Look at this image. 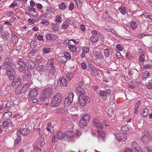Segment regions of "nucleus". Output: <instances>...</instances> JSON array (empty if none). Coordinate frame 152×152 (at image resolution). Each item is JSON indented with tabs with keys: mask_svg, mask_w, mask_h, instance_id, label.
Segmentation results:
<instances>
[{
	"mask_svg": "<svg viewBox=\"0 0 152 152\" xmlns=\"http://www.w3.org/2000/svg\"><path fill=\"white\" fill-rule=\"evenodd\" d=\"M93 122L97 128V132L98 134V139L104 140L105 138V132L102 130L103 128L101 122L96 118L94 119Z\"/></svg>",
	"mask_w": 152,
	"mask_h": 152,
	"instance_id": "f257e3e1",
	"label": "nucleus"
},
{
	"mask_svg": "<svg viewBox=\"0 0 152 152\" xmlns=\"http://www.w3.org/2000/svg\"><path fill=\"white\" fill-rule=\"evenodd\" d=\"M53 93L52 88L48 87L45 89L42 92L41 96V100L44 101L48 98L50 97Z\"/></svg>",
	"mask_w": 152,
	"mask_h": 152,
	"instance_id": "f03ea898",
	"label": "nucleus"
},
{
	"mask_svg": "<svg viewBox=\"0 0 152 152\" xmlns=\"http://www.w3.org/2000/svg\"><path fill=\"white\" fill-rule=\"evenodd\" d=\"M61 95L59 93L54 96L50 105L51 107H56L60 104L61 100Z\"/></svg>",
	"mask_w": 152,
	"mask_h": 152,
	"instance_id": "7ed1b4c3",
	"label": "nucleus"
},
{
	"mask_svg": "<svg viewBox=\"0 0 152 152\" xmlns=\"http://www.w3.org/2000/svg\"><path fill=\"white\" fill-rule=\"evenodd\" d=\"M90 99L87 96L84 94H80L79 96V102L80 104L82 106H85L86 104L89 103Z\"/></svg>",
	"mask_w": 152,
	"mask_h": 152,
	"instance_id": "20e7f679",
	"label": "nucleus"
},
{
	"mask_svg": "<svg viewBox=\"0 0 152 152\" xmlns=\"http://www.w3.org/2000/svg\"><path fill=\"white\" fill-rule=\"evenodd\" d=\"M16 66L17 69L19 71L23 72L25 69L26 63L23 59H18Z\"/></svg>",
	"mask_w": 152,
	"mask_h": 152,
	"instance_id": "39448f33",
	"label": "nucleus"
},
{
	"mask_svg": "<svg viewBox=\"0 0 152 152\" xmlns=\"http://www.w3.org/2000/svg\"><path fill=\"white\" fill-rule=\"evenodd\" d=\"M11 83V86L14 88H17L20 86L21 84L22 80L21 78L16 77L12 79Z\"/></svg>",
	"mask_w": 152,
	"mask_h": 152,
	"instance_id": "423d86ee",
	"label": "nucleus"
},
{
	"mask_svg": "<svg viewBox=\"0 0 152 152\" xmlns=\"http://www.w3.org/2000/svg\"><path fill=\"white\" fill-rule=\"evenodd\" d=\"M12 61L11 58L7 57L5 59V61L2 65V66L6 69H10L12 65Z\"/></svg>",
	"mask_w": 152,
	"mask_h": 152,
	"instance_id": "0eeeda50",
	"label": "nucleus"
},
{
	"mask_svg": "<svg viewBox=\"0 0 152 152\" xmlns=\"http://www.w3.org/2000/svg\"><path fill=\"white\" fill-rule=\"evenodd\" d=\"M25 13L31 17H36L38 15L37 12L35 11L33 7H30L28 9L26 10Z\"/></svg>",
	"mask_w": 152,
	"mask_h": 152,
	"instance_id": "6e6552de",
	"label": "nucleus"
},
{
	"mask_svg": "<svg viewBox=\"0 0 152 152\" xmlns=\"http://www.w3.org/2000/svg\"><path fill=\"white\" fill-rule=\"evenodd\" d=\"M74 96L73 93L71 92L69 94L68 96L66 97L64 101V104L66 106H69L72 102Z\"/></svg>",
	"mask_w": 152,
	"mask_h": 152,
	"instance_id": "1a4fd4ad",
	"label": "nucleus"
},
{
	"mask_svg": "<svg viewBox=\"0 0 152 152\" xmlns=\"http://www.w3.org/2000/svg\"><path fill=\"white\" fill-rule=\"evenodd\" d=\"M28 93V97L32 98L35 97L38 94V91L37 88H32L30 89Z\"/></svg>",
	"mask_w": 152,
	"mask_h": 152,
	"instance_id": "9d476101",
	"label": "nucleus"
},
{
	"mask_svg": "<svg viewBox=\"0 0 152 152\" xmlns=\"http://www.w3.org/2000/svg\"><path fill=\"white\" fill-rule=\"evenodd\" d=\"M150 137L149 132L146 131L142 133L141 140L143 143H145L148 141Z\"/></svg>",
	"mask_w": 152,
	"mask_h": 152,
	"instance_id": "9b49d317",
	"label": "nucleus"
},
{
	"mask_svg": "<svg viewBox=\"0 0 152 152\" xmlns=\"http://www.w3.org/2000/svg\"><path fill=\"white\" fill-rule=\"evenodd\" d=\"M115 137L118 141L121 142L125 141L127 138L126 136L125 135L117 133L115 135Z\"/></svg>",
	"mask_w": 152,
	"mask_h": 152,
	"instance_id": "f8f14e48",
	"label": "nucleus"
},
{
	"mask_svg": "<svg viewBox=\"0 0 152 152\" xmlns=\"http://www.w3.org/2000/svg\"><path fill=\"white\" fill-rule=\"evenodd\" d=\"M84 84V82L81 81H80L77 84L78 87L76 88V90L80 94H85L84 90L81 88Z\"/></svg>",
	"mask_w": 152,
	"mask_h": 152,
	"instance_id": "ddd939ff",
	"label": "nucleus"
},
{
	"mask_svg": "<svg viewBox=\"0 0 152 152\" xmlns=\"http://www.w3.org/2000/svg\"><path fill=\"white\" fill-rule=\"evenodd\" d=\"M30 131V130L27 128H20L17 130V133H18L20 134L21 133L23 136H26L29 134Z\"/></svg>",
	"mask_w": 152,
	"mask_h": 152,
	"instance_id": "4468645a",
	"label": "nucleus"
},
{
	"mask_svg": "<svg viewBox=\"0 0 152 152\" xmlns=\"http://www.w3.org/2000/svg\"><path fill=\"white\" fill-rule=\"evenodd\" d=\"M10 70H8L6 72V74L8 76L9 79L10 80H12L15 77V71L13 69H10Z\"/></svg>",
	"mask_w": 152,
	"mask_h": 152,
	"instance_id": "2eb2a0df",
	"label": "nucleus"
},
{
	"mask_svg": "<svg viewBox=\"0 0 152 152\" xmlns=\"http://www.w3.org/2000/svg\"><path fill=\"white\" fill-rule=\"evenodd\" d=\"M26 64L28 68L31 69H34L36 66L35 63L30 59H28L27 60Z\"/></svg>",
	"mask_w": 152,
	"mask_h": 152,
	"instance_id": "dca6fc26",
	"label": "nucleus"
},
{
	"mask_svg": "<svg viewBox=\"0 0 152 152\" xmlns=\"http://www.w3.org/2000/svg\"><path fill=\"white\" fill-rule=\"evenodd\" d=\"M67 81L66 79L65 78H61V80L59 79L58 82V86L66 87L67 85Z\"/></svg>",
	"mask_w": 152,
	"mask_h": 152,
	"instance_id": "f3484780",
	"label": "nucleus"
},
{
	"mask_svg": "<svg viewBox=\"0 0 152 152\" xmlns=\"http://www.w3.org/2000/svg\"><path fill=\"white\" fill-rule=\"evenodd\" d=\"M132 147L137 152H142L140 148L138 145L137 143L135 141L132 142L131 144Z\"/></svg>",
	"mask_w": 152,
	"mask_h": 152,
	"instance_id": "a211bd4d",
	"label": "nucleus"
},
{
	"mask_svg": "<svg viewBox=\"0 0 152 152\" xmlns=\"http://www.w3.org/2000/svg\"><path fill=\"white\" fill-rule=\"evenodd\" d=\"M46 37L47 39L53 41L56 40L57 38V36L56 35L51 34L50 33L46 34Z\"/></svg>",
	"mask_w": 152,
	"mask_h": 152,
	"instance_id": "6ab92c4d",
	"label": "nucleus"
},
{
	"mask_svg": "<svg viewBox=\"0 0 152 152\" xmlns=\"http://www.w3.org/2000/svg\"><path fill=\"white\" fill-rule=\"evenodd\" d=\"M94 55L95 57L98 59H103L104 57L100 51H95L94 53Z\"/></svg>",
	"mask_w": 152,
	"mask_h": 152,
	"instance_id": "aec40b11",
	"label": "nucleus"
},
{
	"mask_svg": "<svg viewBox=\"0 0 152 152\" xmlns=\"http://www.w3.org/2000/svg\"><path fill=\"white\" fill-rule=\"evenodd\" d=\"M37 144L41 146H43L45 144L44 138L42 137H39L37 141Z\"/></svg>",
	"mask_w": 152,
	"mask_h": 152,
	"instance_id": "412c9836",
	"label": "nucleus"
},
{
	"mask_svg": "<svg viewBox=\"0 0 152 152\" xmlns=\"http://www.w3.org/2000/svg\"><path fill=\"white\" fill-rule=\"evenodd\" d=\"M111 92V91L110 90L107 89L105 91H101L99 93L101 96H104L109 95Z\"/></svg>",
	"mask_w": 152,
	"mask_h": 152,
	"instance_id": "4be33fe9",
	"label": "nucleus"
},
{
	"mask_svg": "<svg viewBox=\"0 0 152 152\" xmlns=\"http://www.w3.org/2000/svg\"><path fill=\"white\" fill-rule=\"evenodd\" d=\"M9 34L7 32H5L1 35V37L3 39L6 40L10 37Z\"/></svg>",
	"mask_w": 152,
	"mask_h": 152,
	"instance_id": "5701e85b",
	"label": "nucleus"
},
{
	"mask_svg": "<svg viewBox=\"0 0 152 152\" xmlns=\"http://www.w3.org/2000/svg\"><path fill=\"white\" fill-rule=\"evenodd\" d=\"M65 137V133L60 132L58 133L56 137L58 139L61 140L63 139Z\"/></svg>",
	"mask_w": 152,
	"mask_h": 152,
	"instance_id": "b1692460",
	"label": "nucleus"
},
{
	"mask_svg": "<svg viewBox=\"0 0 152 152\" xmlns=\"http://www.w3.org/2000/svg\"><path fill=\"white\" fill-rule=\"evenodd\" d=\"M30 87V85L29 83L25 84L22 87V92L23 93H25L28 90Z\"/></svg>",
	"mask_w": 152,
	"mask_h": 152,
	"instance_id": "393cba45",
	"label": "nucleus"
},
{
	"mask_svg": "<svg viewBox=\"0 0 152 152\" xmlns=\"http://www.w3.org/2000/svg\"><path fill=\"white\" fill-rule=\"evenodd\" d=\"M90 40L94 42H95L98 41L99 38L96 35H93L90 38Z\"/></svg>",
	"mask_w": 152,
	"mask_h": 152,
	"instance_id": "a878e982",
	"label": "nucleus"
},
{
	"mask_svg": "<svg viewBox=\"0 0 152 152\" xmlns=\"http://www.w3.org/2000/svg\"><path fill=\"white\" fill-rule=\"evenodd\" d=\"M12 115V113L10 112H6L3 115L2 117L4 119L8 120Z\"/></svg>",
	"mask_w": 152,
	"mask_h": 152,
	"instance_id": "bb28decb",
	"label": "nucleus"
},
{
	"mask_svg": "<svg viewBox=\"0 0 152 152\" xmlns=\"http://www.w3.org/2000/svg\"><path fill=\"white\" fill-rule=\"evenodd\" d=\"M80 125L81 128H83L88 124V123L82 118L80 121Z\"/></svg>",
	"mask_w": 152,
	"mask_h": 152,
	"instance_id": "cd10ccee",
	"label": "nucleus"
},
{
	"mask_svg": "<svg viewBox=\"0 0 152 152\" xmlns=\"http://www.w3.org/2000/svg\"><path fill=\"white\" fill-rule=\"evenodd\" d=\"M65 134L67 138H72L74 135L75 133L72 131H69L67 132Z\"/></svg>",
	"mask_w": 152,
	"mask_h": 152,
	"instance_id": "c85d7f7f",
	"label": "nucleus"
},
{
	"mask_svg": "<svg viewBox=\"0 0 152 152\" xmlns=\"http://www.w3.org/2000/svg\"><path fill=\"white\" fill-rule=\"evenodd\" d=\"M6 106L7 108L11 109L14 106V103L12 100H10L6 104Z\"/></svg>",
	"mask_w": 152,
	"mask_h": 152,
	"instance_id": "c756f323",
	"label": "nucleus"
},
{
	"mask_svg": "<svg viewBox=\"0 0 152 152\" xmlns=\"http://www.w3.org/2000/svg\"><path fill=\"white\" fill-rule=\"evenodd\" d=\"M17 138L15 141V145H17L20 142L21 140V137H20V134L18 133H17Z\"/></svg>",
	"mask_w": 152,
	"mask_h": 152,
	"instance_id": "7c9ffc66",
	"label": "nucleus"
},
{
	"mask_svg": "<svg viewBox=\"0 0 152 152\" xmlns=\"http://www.w3.org/2000/svg\"><path fill=\"white\" fill-rule=\"evenodd\" d=\"M69 23L67 21H65L62 24V27L63 29H65L69 26Z\"/></svg>",
	"mask_w": 152,
	"mask_h": 152,
	"instance_id": "2f4dec72",
	"label": "nucleus"
},
{
	"mask_svg": "<svg viewBox=\"0 0 152 152\" xmlns=\"http://www.w3.org/2000/svg\"><path fill=\"white\" fill-rule=\"evenodd\" d=\"M47 64L49 66L48 67H50L54 66V59L53 58H51L50 59L48 60L47 62Z\"/></svg>",
	"mask_w": 152,
	"mask_h": 152,
	"instance_id": "473e14b6",
	"label": "nucleus"
},
{
	"mask_svg": "<svg viewBox=\"0 0 152 152\" xmlns=\"http://www.w3.org/2000/svg\"><path fill=\"white\" fill-rule=\"evenodd\" d=\"M107 113L108 115L110 116L111 117L114 115V111L112 108H109L107 111Z\"/></svg>",
	"mask_w": 152,
	"mask_h": 152,
	"instance_id": "72a5a7b5",
	"label": "nucleus"
},
{
	"mask_svg": "<svg viewBox=\"0 0 152 152\" xmlns=\"http://www.w3.org/2000/svg\"><path fill=\"white\" fill-rule=\"evenodd\" d=\"M83 120H85L88 123L90 119V115L88 114L84 115L82 118Z\"/></svg>",
	"mask_w": 152,
	"mask_h": 152,
	"instance_id": "f704fd0d",
	"label": "nucleus"
},
{
	"mask_svg": "<svg viewBox=\"0 0 152 152\" xmlns=\"http://www.w3.org/2000/svg\"><path fill=\"white\" fill-rule=\"evenodd\" d=\"M73 77L72 75H70V74L68 73L66 74L65 78L66 79L67 81H70L73 78Z\"/></svg>",
	"mask_w": 152,
	"mask_h": 152,
	"instance_id": "c9c22d12",
	"label": "nucleus"
},
{
	"mask_svg": "<svg viewBox=\"0 0 152 152\" xmlns=\"http://www.w3.org/2000/svg\"><path fill=\"white\" fill-rule=\"evenodd\" d=\"M91 70V73L92 75L95 76L98 75L99 72L96 69H92Z\"/></svg>",
	"mask_w": 152,
	"mask_h": 152,
	"instance_id": "e433bc0d",
	"label": "nucleus"
},
{
	"mask_svg": "<svg viewBox=\"0 0 152 152\" xmlns=\"http://www.w3.org/2000/svg\"><path fill=\"white\" fill-rule=\"evenodd\" d=\"M70 50L72 52H75L76 51V48L74 45H72L71 44L68 47Z\"/></svg>",
	"mask_w": 152,
	"mask_h": 152,
	"instance_id": "4c0bfd02",
	"label": "nucleus"
},
{
	"mask_svg": "<svg viewBox=\"0 0 152 152\" xmlns=\"http://www.w3.org/2000/svg\"><path fill=\"white\" fill-rule=\"evenodd\" d=\"M104 53L105 56L108 57L110 56V51L108 49H105L104 50Z\"/></svg>",
	"mask_w": 152,
	"mask_h": 152,
	"instance_id": "58836bf2",
	"label": "nucleus"
},
{
	"mask_svg": "<svg viewBox=\"0 0 152 152\" xmlns=\"http://www.w3.org/2000/svg\"><path fill=\"white\" fill-rule=\"evenodd\" d=\"M119 10H120L121 13L123 14L124 15L125 13L126 9L125 8L124 6H121L119 8Z\"/></svg>",
	"mask_w": 152,
	"mask_h": 152,
	"instance_id": "ea45409f",
	"label": "nucleus"
},
{
	"mask_svg": "<svg viewBox=\"0 0 152 152\" xmlns=\"http://www.w3.org/2000/svg\"><path fill=\"white\" fill-rule=\"evenodd\" d=\"M59 8L62 10H64L66 7V6L64 2L61 3L59 5Z\"/></svg>",
	"mask_w": 152,
	"mask_h": 152,
	"instance_id": "a19ab883",
	"label": "nucleus"
},
{
	"mask_svg": "<svg viewBox=\"0 0 152 152\" xmlns=\"http://www.w3.org/2000/svg\"><path fill=\"white\" fill-rule=\"evenodd\" d=\"M150 75V73L148 71H145L143 74V76L144 78L146 79L148 78V77Z\"/></svg>",
	"mask_w": 152,
	"mask_h": 152,
	"instance_id": "79ce46f5",
	"label": "nucleus"
},
{
	"mask_svg": "<svg viewBox=\"0 0 152 152\" xmlns=\"http://www.w3.org/2000/svg\"><path fill=\"white\" fill-rule=\"evenodd\" d=\"M89 48L87 47H84L82 48V51L85 53H88L89 51Z\"/></svg>",
	"mask_w": 152,
	"mask_h": 152,
	"instance_id": "37998d69",
	"label": "nucleus"
},
{
	"mask_svg": "<svg viewBox=\"0 0 152 152\" xmlns=\"http://www.w3.org/2000/svg\"><path fill=\"white\" fill-rule=\"evenodd\" d=\"M52 26H53V27L51 28L52 31L53 32H55L56 31H58V27L56 26H55V24H54L52 23Z\"/></svg>",
	"mask_w": 152,
	"mask_h": 152,
	"instance_id": "c03bdc74",
	"label": "nucleus"
},
{
	"mask_svg": "<svg viewBox=\"0 0 152 152\" xmlns=\"http://www.w3.org/2000/svg\"><path fill=\"white\" fill-rule=\"evenodd\" d=\"M56 22L57 23L56 25L57 24V23L61 22L62 21L61 20V18L60 16L59 15H57L56 17Z\"/></svg>",
	"mask_w": 152,
	"mask_h": 152,
	"instance_id": "a18cd8bd",
	"label": "nucleus"
},
{
	"mask_svg": "<svg viewBox=\"0 0 152 152\" xmlns=\"http://www.w3.org/2000/svg\"><path fill=\"white\" fill-rule=\"evenodd\" d=\"M15 94L17 95L20 94L22 93H23L22 92V89L21 88H17L15 90Z\"/></svg>",
	"mask_w": 152,
	"mask_h": 152,
	"instance_id": "49530a36",
	"label": "nucleus"
},
{
	"mask_svg": "<svg viewBox=\"0 0 152 152\" xmlns=\"http://www.w3.org/2000/svg\"><path fill=\"white\" fill-rule=\"evenodd\" d=\"M131 27L134 30L136 28L137 25L134 21H132L131 22Z\"/></svg>",
	"mask_w": 152,
	"mask_h": 152,
	"instance_id": "de8ad7c7",
	"label": "nucleus"
},
{
	"mask_svg": "<svg viewBox=\"0 0 152 152\" xmlns=\"http://www.w3.org/2000/svg\"><path fill=\"white\" fill-rule=\"evenodd\" d=\"M148 110L147 108L144 109V111L143 114V116L144 117H146L148 115Z\"/></svg>",
	"mask_w": 152,
	"mask_h": 152,
	"instance_id": "09e8293b",
	"label": "nucleus"
},
{
	"mask_svg": "<svg viewBox=\"0 0 152 152\" xmlns=\"http://www.w3.org/2000/svg\"><path fill=\"white\" fill-rule=\"evenodd\" d=\"M140 61L141 62H143L145 61V56L144 54H141L139 57Z\"/></svg>",
	"mask_w": 152,
	"mask_h": 152,
	"instance_id": "8fccbe9b",
	"label": "nucleus"
},
{
	"mask_svg": "<svg viewBox=\"0 0 152 152\" xmlns=\"http://www.w3.org/2000/svg\"><path fill=\"white\" fill-rule=\"evenodd\" d=\"M75 2L77 5V7L79 9H81V6L82 4V3L81 1H80L78 0H76L75 1Z\"/></svg>",
	"mask_w": 152,
	"mask_h": 152,
	"instance_id": "3c124183",
	"label": "nucleus"
},
{
	"mask_svg": "<svg viewBox=\"0 0 152 152\" xmlns=\"http://www.w3.org/2000/svg\"><path fill=\"white\" fill-rule=\"evenodd\" d=\"M64 56L66 57L67 59H70L71 58V56L70 54L67 52H65L64 53Z\"/></svg>",
	"mask_w": 152,
	"mask_h": 152,
	"instance_id": "603ef678",
	"label": "nucleus"
},
{
	"mask_svg": "<svg viewBox=\"0 0 152 152\" xmlns=\"http://www.w3.org/2000/svg\"><path fill=\"white\" fill-rule=\"evenodd\" d=\"M146 149L148 151L150 152H152V146L149 145L146 146L145 147Z\"/></svg>",
	"mask_w": 152,
	"mask_h": 152,
	"instance_id": "864d4df0",
	"label": "nucleus"
},
{
	"mask_svg": "<svg viewBox=\"0 0 152 152\" xmlns=\"http://www.w3.org/2000/svg\"><path fill=\"white\" fill-rule=\"evenodd\" d=\"M18 5L16 2L14 1L12 2L10 6L9 7H11L12 8H14L15 7L17 6Z\"/></svg>",
	"mask_w": 152,
	"mask_h": 152,
	"instance_id": "5fc2aeb1",
	"label": "nucleus"
},
{
	"mask_svg": "<svg viewBox=\"0 0 152 152\" xmlns=\"http://www.w3.org/2000/svg\"><path fill=\"white\" fill-rule=\"evenodd\" d=\"M9 124V122L8 121H4L2 123V125L4 127H8Z\"/></svg>",
	"mask_w": 152,
	"mask_h": 152,
	"instance_id": "6e6d98bb",
	"label": "nucleus"
},
{
	"mask_svg": "<svg viewBox=\"0 0 152 152\" xmlns=\"http://www.w3.org/2000/svg\"><path fill=\"white\" fill-rule=\"evenodd\" d=\"M146 35H147L144 34H140L137 36V37L138 38L142 39Z\"/></svg>",
	"mask_w": 152,
	"mask_h": 152,
	"instance_id": "4d7b16f0",
	"label": "nucleus"
},
{
	"mask_svg": "<svg viewBox=\"0 0 152 152\" xmlns=\"http://www.w3.org/2000/svg\"><path fill=\"white\" fill-rule=\"evenodd\" d=\"M126 56L128 59H131V55L129 51H127L126 54Z\"/></svg>",
	"mask_w": 152,
	"mask_h": 152,
	"instance_id": "13d9d810",
	"label": "nucleus"
},
{
	"mask_svg": "<svg viewBox=\"0 0 152 152\" xmlns=\"http://www.w3.org/2000/svg\"><path fill=\"white\" fill-rule=\"evenodd\" d=\"M43 66L40 65L36 68V70L38 71H42L43 70Z\"/></svg>",
	"mask_w": 152,
	"mask_h": 152,
	"instance_id": "bf43d9fd",
	"label": "nucleus"
},
{
	"mask_svg": "<svg viewBox=\"0 0 152 152\" xmlns=\"http://www.w3.org/2000/svg\"><path fill=\"white\" fill-rule=\"evenodd\" d=\"M74 7V6L73 3L72 2H71L69 5V9L72 10H73Z\"/></svg>",
	"mask_w": 152,
	"mask_h": 152,
	"instance_id": "052dcab7",
	"label": "nucleus"
},
{
	"mask_svg": "<svg viewBox=\"0 0 152 152\" xmlns=\"http://www.w3.org/2000/svg\"><path fill=\"white\" fill-rule=\"evenodd\" d=\"M49 51L50 50L48 48H45L43 49V52L45 53H48Z\"/></svg>",
	"mask_w": 152,
	"mask_h": 152,
	"instance_id": "680f3d73",
	"label": "nucleus"
},
{
	"mask_svg": "<svg viewBox=\"0 0 152 152\" xmlns=\"http://www.w3.org/2000/svg\"><path fill=\"white\" fill-rule=\"evenodd\" d=\"M41 23L45 25H47L49 24V22L46 20H44L41 22Z\"/></svg>",
	"mask_w": 152,
	"mask_h": 152,
	"instance_id": "e2e57ef3",
	"label": "nucleus"
},
{
	"mask_svg": "<svg viewBox=\"0 0 152 152\" xmlns=\"http://www.w3.org/2000/svg\"><path fill=\"white\" fill-rule=\"evenodd\" d=\"M102 125L103 126H105V127L108 126L110 125L108 123H106V121H103L102 122Z\"/></svg>",
	"mask_w": 152,
	"mask_h": 152,
	"instance_id": "0e129e2a",
	"label": "nucleus"
},
{
	"mask_svg": "<svg viewBox=\"0 0 152 152\" xmlns=\"http://www.w3.org/2000/svg\"><path fill=\"white\" fill-rule=\"evenodd\" d=\"M81 66L83 68V69H86L87 68V64H86V63L83 62L81 64Z\"/></svg>",
	"mask_w": 152,
	"mask_h": 152,
	"instance_id": "69168bd1",
	"label": "nucleus"
},
{
	"mask_svg": "<svg viewBox=\"0 0 152 152\" xmlns=\"http://www.w3.org/2000/svg\"><path fill=\"white\" fill-rule=\"evenodd\" d=\"M24 74L27 76H29L30 75L29 71L28 70L26 69L24 71Z\"/></svg>",
	"mask_w": 152,
	"mask_h": 152,
	"instance_id": "338daca9",
	"label": "nucleus"
},
{
	"mask_svg": "<svg viewBox=\"0 0 152 152\" xmlns=\"http://www.w3.org/2000/svg\"><path fill=\"white\" fill-rule=\"evenodd\" d=\"M81 132L77 130L75 132V135L76 136L79 137L81 134Z\"/></svg>",
	"mask_w": 152,
	"mask_h": 152,
	"instance_id": "774afa93",
	"label": "nucleus"
}]
</instances>
